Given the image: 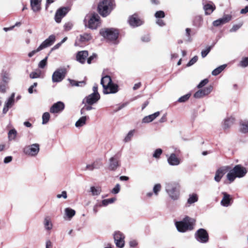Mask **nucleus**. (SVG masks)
<instances>
[{
  "label": "nucleus",
  "mask_w": 248,
  "mask_h": 248,
  "mask_svg": "<svg viewBox=\"0 0 248 248\" xmlns=\"http://www.w3.org/2000/svg\"><path fill=\"white\" fill-rule=\"evenodd\" d=\"M100 83L103 88V92L104 94L115 93L118 91V86L112 82L109 76L102 77Z\"/></svg>",
  "instance_id": "1"
},
{
  "label": "nucleus",
  "mask_w": 248,
  "mask_h": 248,
  "mask_svg": "<svg viewBox=\"0 0 248 248\" xmlns=\"http://www.w3.org/2000/svg\"><path fill=\"white\" fill-rule=\"evenodd\" d=\"M195 220L189 217H186L182 221L175 222V226L178 232H184L187 231L192 230Z\"/></svg>",
  "instance_id": "2"
},
{
  "label": "nucleus",
  "mask_w": 248,
  "mask_h": 248,
  "mask_svg": "<svg viewBox=\"0 0 248 248\" xmlns=\"http://www.w3.org/2000/svg\"><path fill=\"white\" fill-rule=\"evenodd\" d=\"M165 191L172 200L178 199L180 195L179 185L176 182H168L165 184Z\"/></svg>",
  "instance_id": "3"
},
{
  "label": "nucleus",
  "mask_w": 248,
  "mask_h": 248,
  "mask_svg": "<svg viewBox=\"0 0 248 248\" xmlns=\"http://www.w3.org/2000/svg\"><path fill=\"white\" fill-rule=\"evenodd\" d=\"M114 8L112 0H103L98 5L99 13L103 16H108Z\"/></svg>",
  "instance_id": "4"
},
{
  "label": "nucleus",
  "mask_w": 248,
  "mask_h": 248,
  "mask_svg": "<svg viewBox=\"0 0 248 248\" xmlns=\"http://www.w3.org/2000/svg\"><path fill=\"white\" fill-rule=\"evenodd\" d=\"M100 33L104 38L112 42L113 44H117L118 43V41L117 39L118 37L119 32L117 30L114 29H107L105 30H102L100 31Z\"/></svg>",
  "instance_id": "5"
},
{
  "label": "nucleus",
  "mask_w": 248,
  "mask_h": 248,
  "mask_svg": "<svg viewBox=\"0 0 248 248\" xmlns=\"http://www.w3.org/2000/svg\"><path fill=\"white\" fill-rule=\"evenodd\" d=\"M99 16L96 14L87 16L84 19L86 27L92 30H94L100 25Z\"/></svg>",
  "instance_id": "6"
},
{
  "label": "nucleus",
  "mask_w": 248,
  "mask_h": 248,
  "mask_svg": "<svg viewBox=\"0 0 248 248\" xmlns=\"http://www.w3.org/2000/svg\"><path fill=\"white\" fill-rule=\"evenodd\" d=\"M100 98V95L92 93L87 96L82 100V104L84 105L82 108H92L91 106L97 103Z\"/></svg>",
  "instance_id": "7"
},
{
  "label": "nucleus",
  "mask_w": 248,
  "mask_h": 248,
  "mask_svg": "<svg viewBox=\"0 0 248 248\" xmlns=\"http://www.w3.org/2000/svg\"><path fill=\"white\" fill-rule=\"evenodd\" d=\"M195 237L197 241L201 243H206L209 240V235L206 230L201 228L195 233Z\"/></svg>",
  "instance_id": "8"
},
{
  "label": "nucleus",
  "mask_w": 248,
  "mask_h": 248,
  "mask_svg": "<svg viewBox=\"0 0 248 248\" xmlns=\"http://www.w3.org/2000/svg\"><path fill=\"white\" fill-rule=\"evenodd\" d=\"M39 145L37 143H34L25 146L23 149V152L26 155L35 156L39 153Z\"/></svg>",
  "instance_id": "9"
},
{
  "label": "nucleus",
  "mask_w": 248,
  "mask_h": 248,
  "mask_svg": "<svg viewBox=\"0 0 248 248\" xmlns=\"http://www.w3.org/2000/svg\"><path fill=\"white\" fill-rule=\"evenodd\" d=\"M121 156V154L118 153L109 158L108 168L110 170H115L120 167Z\"/></svg>",
  "instance_id": "10"
},
{
  "label": "nucleus",
  "mask_w": 248,
  "mask_h": 248,
  "mask_svg": "<svg viewBox=\"0 0 248 248\" xmlns=\"http://www.w3.org/2000/svg\"><path fill=\"white\" fill-rule=\"evenodd\" d=\"M66 71L65 68H59L53 74L52 80L53 82H59L65 78Z\"/></svg>",
  "instance_id": "11"
},
{
  "label": "nucleus",
  "mask_w": 248,
  "mask_h": 248,
  "mask_svg": "<svg viewBox=\"0 0 248 248\" xmlns=\"http://www.w3.org/2000/svg\"><path fill=\"white\" fill-rule=\"evenodd\" d=\"M113 238L116 247L119 248H123L124 246V234L121 232H115L113 234Z\"/></svg>",
  "instance_id": "12"
},
{
  "label": "nucleus",
  "mask_w": 248,
  "mask_h": 248,
  "mask_svg": "<svg viewBox=\"0 0 248 248\" xmlns=\"http://www.w3.org/2000/svg\"><path fill=\"white\" fill-rule=\"evenodd\" d=\"M213 87L209 86L197 91L194 94V97L196 98H201L209 94L212 91Z\"/></svg>",
  "instance_id": "13"
},
{
  "label": "nucleus",
  "mask_w": 248,
  "mask_h": 248,
  "mask_svg": "<svg viewBox=\"0 0 248 248\" xmlns=\"http://www.w3.org/2000/svg\"><path fill=\"white\" fill-rule=\"evenodd\" d=\"M69 11L67 7H62L59 9L56 12L55 20L57 23H60L62 19L66 15Z\"/></svg>",
  "instance_id": "14"
},
{
  "label": "nucleus",
  "mask_w": 248,
  "mask_h": 248,
  "mask_svg": "<svg viewBox=\"0 0 248 248\" xmlns=\"http://www.w3.org/2000/svg\"><path fill=\"white\" fill-rule=\"evenodd\" d=\"M232 170L237 177L238 178L244 177L248 171L247 169L242 167L241 165H237L235 166Z\"/></svg>",
  "instance_id": "15"
},
{
  "label": "nucleus",
  "mask_w": 248,
  "mask_h": 248,
  "mask_svg": "<svg viewBox=\"0 0 248 248\" xmlns=\"http://www.w3.org/2000/svg\"><path fill=\"white\" fill-rule=\"evenodd\" d=\"M232 19L230 15H225L222 18H219L213 22V25L215 27H218L229 22Z\"/></svg>",
  "instance_id": "16"
},
{
  "label": "nucleus",
  "mask_w": 248,
  "mask_h": 248,
  "mask_svg": "<svg viewBox=\"0 0 248 248\" xmlns=\"http://www.w3.org/2000/svg\"><path fill=\"white\" fill-rule=\"evenodd\" d=\"M129 24L133 27H138L142 24V21L136 14L130 16L128 20Z\"/></svg>",
  "instance_id": "17"
},
{
  "label": "nucleus",
  "mask_w": 248,
  "mask_h": 248,
  "mask_svg": "<svg viewBox=\"0 0 248 248\" xmlns=\"http://www.w3.org/2000/svg\"><path fill=\"white\" fill-rule=\"evenodd\" d=\"M55 36L54 35H50L48 38L46 39L40 46L41 49H43L51 46L55 41Z\"/></svg>",
  "instance_id": "18"
},
{
  "label": "nucleus",
  "mask_w": 248,
  "mask_h": 248,
  "mask_svg": "<svg viewBox=\"0 0 248 248\" xmlns=\"http://www.w3.org/2000/svg\"><path fill=\"white\" fill-rule=\"evenodd\" d=\"M203 9L205 15H210L216 9V6L212 2L210 1L207 3L204 4Z\"/></svg>",
  "instance_id": "19"
},
{
  "label": "nucleus",
  "mask_w": 248,
  "mask_h": 248,
  "mask_svg": "<svg viewBox=\"0 0 248 248\" xmlns=\"http://www.w3.org/2000/svg\"><path fill=\"white\" fill-rule=\"evenodd\" d=\"M222 194L223 195V197L220 202L221 204L224 207H228L230 206L231 204L230 202L232 200L230 195L225 192H223Z\"/></svg>",
  "instance_id": "20"
},
{
  "label": "nucleus",
  "mask_w": 248,
  "mask_h": 248,
  "mask_svg": "<svg viewBox=\"0 0 248 248\" xmlns=\"http://www.w3.org/2000/svg\"><path fill=\"white\" fill-rule=\"evenodd\" d=\"M88 56V52L87 51H79L77 54V60L81 63H84Z\"/></svg>",
  "instance_id": "21"
},
{
  "label": "nucleus",
  "mask_w": 248,
  "mask_h": 248,
  "mask_svg": "<svg viewBox=\"0 0 248 248\" xmlns=\"http://www.w3.org/2000/svg\"><path fill=\"white\" fill-rule=\"evenodd\" d=\"M168 163L171 166H176L180 164V160L175 154H171L168 158Z\"/></svg>",
  "instance_id": "22"
},
{
  "label": "nucleus",
  "mask_w": 248,
  "mask_h": 248,
  "mask_svg": "<svg viewBox=\"0 0 248 248\" xmlns=\"http://www.w3.org/2000/svg\"><path fill=\"white\" fill-rule=\"evenodd\" d=\"M239 131L243 134L248 133V120L241 121L239 123Z\"/></svg>",
  "instance_id": "23"
},
{
  "label": "nucleus",
  "mask_w": 248,
  "mask_h": 248,
  "mask_svg": "<svg viewBox=\"0 0 248 248\" xmlns=\"http://www.w3.org/2000/svg\"><path fill=\"white\" fill-rule=\"evenodd\" d=\"M159 115V112L157 111L154 114L149 115L148 116L144 117L142 119V122L144 123H148L153 121L155 118H156Z\"/></svg>",
  "instance_id": "24"
},
{
  "label": "nucleus",
  "mask_w": 248,
  "mask_h": 248,
  "mask_svg": "<svg viewBox=\"0 0 248 248\" xmlns=\"http://www.w3.org/2000/svg\"><path fill=\"white\" fill-rule=\"evenodd\" d=\"M41 0H31V6L34 12H37L40 10V3Z\"/></svg>",
  "instance_id": "25"
},
{
  "label": "nucleus",
  "mask_w": 248,
  "mask_h": 248,
  "mask_svg": "<svg viewBox=\"0 0 248 248\" xmlns=\"http://www.w3.org/2000/svg\"><path fill=\"white\" fill-rule=\"evenodd\" d=\"M224 174V170L222 168L217 169L215 173V181L217 182H219Z\"/></svg>",
  "instance_id": "26"
},
{
  "label": "nucleus",
  "mask_w": 248,
  "mask_h": 248,
  "mask_svg": "<svg viewBox=\"0 0 248 248\" xmlns=\"http://www.w3.org/2000/svg\"><path fill=\"white\" fill-rule=\"evenodd\" d=\"M15 93H13L11 96L5 102L3 108H9L13 107L15 103Z\"/></svg>",
  "instance_id": "27"
},
{
  "label": "nucleus",
  "mask_w": 248,
  "mask_h": 248,
  "mask_svg": "<svg viewBox=\"0 0 248 248\" xmlns=\"http://www.w3.org/2000/svg\"><path fill=\"white\" fill-rule=\"evenodd\" d=\"M88 117L85 115L80 118L76 123L75 126L77 127H79L82 126L86 124Z\"/></svg>",
  "instance_id": "28"
},
{
  "label": "nucleus",
  "mask_w": 248,
  "mask_h": 248,
  "mask_svg": "<svg viewBox=\"0 0 248 248\" xmlns=\"http://www.w3.org/2000/svg\"><path fill=\"white\" fill-rule=\"evenodd\" d=\"M45 228L47 230H50L52 228V224L51 223L50 218L47 217H45L44 221Z\"/></svg>",
  "instance_id": "29"
},
{
  "label": "nucleus",
  "mask_w": 248,
  "mask_h": 248,
  "mask_svg": "<svg viewBox=\"0 0 248 248\" xmlns=\"http://www.w3.org/2000/svg\"><path fill=\"white\" fill-rule=\"evenodd\" d=\"M90 191L92 192L93 196H98L101 192V188L99 186H91Z\"/></svg>",
  "instance_id": "30"
},
{
  "label": "nucleus",
  "mask_w": 248,
  "mask_h": 248,
  "mask_svg": "<svg viewBox=\"0 0 248 248\" xmlns=\"http://www.w3.org/2000/svg\"><path fill=\"white\" fill-rule=\"evenodd\" d=\"M92 39V36L89 33H84L80 35L79 41L81 42H86L89 41Z\"/></svg>",
  "instance_id": "31"
},
{
  "label": "nucleus",
  "mask_w": 248,
  "mask_h": 248,
  "mask_svg": "<svg viewBox=\"0 0 248 248\" xmlns=\"http://www.w3.org/2000/svg\"><path fill=\"white\" fill-rule=\"evenodd\" d=\"M72 86H80L82 87L85 85V82L84 81H77L75 80L71 79L69 78L68 79Z\"/></svg>",
  "instance_id": "32"
},
{
  "label": "nucleus",
  "mask_w": 248,
  "mask_h": 248,
  "mask_svg": "<svg viewBox=\"0 0 248 248\" xmlns=\"http://www.w3.org/2000/svg\"><path fill=\"white\" fill-rule=\"evenodd\" d=\"M226 66V64H223V65L218 66V67H217V68H216L212 71V74L213 76L218 75L225 68Z\"/></svg>",
  "instance_id": "33"
},
{
  "label": "nucleus",
  "mask_w": 248,
  "mask_h": 248,
  "mask_svg": "<svg viewBox=\"0 0 248 248\" xmlns=\"http://www.w3.org/2000/svg\"><path fill=\"white\" fill-rule=\"evenodd\" d=\"M233 121L234 119L233 118H229L225 119L223 124V128L224 129L229 128L231 125L232 124Z\"/></svg>",
  "instance_id": "34"
},
{
  "label": "nucleus",
  "mask_w": 248,
  "mask_h": 248,
  "mask_svg": "<svg viewBox=\"0 0 248 248\" xmlns=\"http://www.w3.org/2000/svg\"><path fill=\"white\" fill-rule=\"evenodd\" d=\"M198 200V197L197 194H193L190 195L187 200V203L189 204H191L193 203L197 202Z\"/></svg>",
  "instance_id": "35"
},
{
  "label": "nucleus",
  "mask_w": 248,
  "mask_h": 248,
  "mask_svg": "<svg viewBox=\"0 0 248 248\" xmlns=\"http://www.w3.org/2000/svg\"><path fill=\"white\" fill-rule=\"evenodd\" d=\"M41 75V71L39 69H36L35 71L32 72L30 74V77L31 78H40Z\"/></svg>",
  "instance_id": "36"
},
{
  "label": "nucleus",
  "mask_w": 248,
  "mask_h": 248,
  "mask_svg": "<svg viewBox=\"0 0 248 248\" xmlns=\"http://www.w3.org/2000/svg\"><path fill=\"white\" fill-rule=\"evenodd\" d=\"M135 132V129H133L129 131V132L127 133V134L126 135V136H125V138L124 140V142H128L130 141L131 140L132 138L134 136Z\"/></svg>",
  "instance_id": "37"
},
{
  "label": "nucleus",
  "mask_w": 248,
  "mask_h": 248,
  "mask_svg": "<svg viewBox=\"0 0 248 248\" xmlns=\"http://www.w3.org/2000/svg\"><path fill=\"white\" fill-rule=\"evenodd\" d=\"M65 213L68 218H71L75 215L76 212L72 209L66 208L65 209Z\"/></svg>",
  "instance_id": "38"
},
{
  "label": "nucleus",
  "mask_w": 248,
  "mask_h": 248,
  "mask_svg": "<svg viewBox=\"0 0 248 248\" xmlns=\"http://www.w3.org/2000/svg\"><path fill=\"white\" fill-rule=\"evenodd\" d=\"M50 119V114L49 112H46L43 113L42 115V124H46Z\"/></svg>",
  "instance_id": "39"
},
{
  "label": "nucleus",
  "mask_w": 248,
  "mask_h": 248,
  "mask_svg": "<svg viewBox=\"0 0 248 248\" xmlns=\"http://www.w3.org/2000/svg\"><path fill=\"white\" fill-rule=\"evenodd\" d=\"M92 164L94 169H99L103 165L102 162L100 159L95 160Z\"/></svg>",
  "instance_id": "40"
},
{
  "label": "nucleus",
  "mask_w": 248,
  "mask_h": 248,
  "mask_svg": "<svg viewBox=\"0 0 248 248\" xmlns=\"http://www.w3.org/2000/svg\"><path fill=\"white\" fill-rule=\"evenodd\" d=\"M116 198H112L108 199L103 200L102 201L101 206H107L108 204L112 203L116 201Z\"/></svg>",
  "instance_id": "41"
},
{
  "label": "nucleus",
  "mask_w": 248,
  "mask_h": 248,
  "mask_svg": "<svg viewBox=\"0 0 248 248\" xmlns=\"http://www.w3.org/2000/svg\"><path fill=\"white\" fill-rule=\"evenodd\" d=\"M236 177H237V176L234 173L232 170H231L227 175V178L231 183L232 182L235 180Z\"/></svg>",
  "instance_id": "42"
},
{
  "label": "nucleus",
  "mask_w": 248,
  "mask_h": 248,
  "mask_svg": "<svg viewBox=\"0 0 248 248\" xmlns=\"http://www.w3.org/2000/svg\"><path fill=\"white\" fill-rule=\"evenodd\" d=\"M16 131L13 129L10 130L8 132V138L10 140L15 139L16 136Z\"/></svg>",
  "instance_id": "43"
},
{
  "label": "nucleus",
  "mask_w": 248,
  "mask_h": 248,
  "mask_svg": "<svg viewBox=\"0 0 248 248\" xmlns=\"http://www.w3.org/2000/svg\"><path fill=\"white\" fill-rule=\"evenodd\" d=\"M64 104L62 102L59 101L54 103L50 108H64Z\"/></svg>",
  "instance_id": "44"
},
{
  "label": "nucleus",
  "mask_w": 248,
  "mask_h": 248,
  "mask_svg": "<svg viewBox=\"0 0 248 248\" xmlns=\"http://www.w3.org/2000/svg\"><path fill=\"white\" fill-rule=\"evenodd\" d=\"M212 46H210L207 47L205 49L202 50L201 52L202 57L203 58H205L210 51Z\"/></svg>",
  "instance_id": "45"
},
{
  "label": "nucleus",
  "mask_w": 248,
  "mask_h": 248,
  "mask_svg": "<svg viewBox=\"0 0 248 248\" xmlns=\"http://www.w3.org/2000/svg\"><path fill=\"white\" fill-rule=\"evenodd\" d=\"M162 154V150L160 148H158L155 151L153 156L155 158H159Z\"/></svg>",
  "instance_id": "46"
},
{
  "label": "nucleus",
  "mask_w": 248,
  "mask_h": 248,
  "mask_svg": "<svg viewBox=\"0 0 248 248\" xmlns=\"http://www.w3.org/2000/svg\"><path fill=\"white\" fill-rule=\"evenodd\" d=\"M48 56L46 57L43 60L41 61L38 64V67L40 68H44L47 64Z\"/></svg>",
  "instance_id": "47"
},
{
  "label": "nucleus",
  "mask_w": 248,
  "mask_h": 248,
  "mask_svg": "<svg viewBox=\"0 0 248 248\" xmlns=\"http://www.w3.org/2000/svg\"><path fill=\"white\" fill-rule=\"evenodd\" d=\"M161 186L160 184H155L153 187V192L155 195H157L160 191Z\"/></svg>",
  "instance_id": "48"
},
{
  "label": "nucleus",
  "mask_w": 248,
  "mask_h": 248,
  "mask_svg": "<svg viewBox=\"0 0 248 248\" xmlns=\"http://www.w3.org/2000/svg\"><path fill=\"white\" fill-rule=\"evenodd\" d=\"M190 95V93H187L186 94H185L180 97L178 99V101L179 102H185L189 98Z\"/></svg>",
  "instance_id": "49"
},
{
  "label": "nucleus",
  "mask_w": 248,
  "mask_h": 248,
  "mask_svg": "<svg viewBox=\"0 0 248 248\" xmlns=\"http://www.w3.org/2000/svg\"><path fill=\"white\" fill-rule=\"evenodd\" d=\"M198 57L197 56H195L193 58H192L186 64L187 66H190L192 65H193L195 63L197 62L198 61Z\"/></svg>",
  "instance_id": "50"
},
{
  "label": "nucleus",
  "mask_w": 248,
  "mask_h": 248,
  "mask_svg": "<svg viewBox=\"0 0 248 248\" xmlns=\"http://www.w3.org/2000/svg\"><path fill=\"white\" fill-rule=\"evenodd\" d=\"M240 65L243 67H246L248 65V57L243 58L240 62Z\"/></svg>",
  "instance_id": "51"
},
{
  "label": "nucleus",
  "mask_w": 248,
  "mask_h": 248,
  "mask_svg": "<svg viewBox=\"0 0 248 248\" xmlns=\"http://www.w3.org/2000/svg\"><path fill=\"white\" fill-rule=\"evenodd\" d=\"M165 13L163 11H157L155 15L156 18H163L165 17Z\"/></svg>",
  "instance_id": "52"
},
{
  "label": "nucleus",
  "mask_w": 248,
  "mask_h": 248,
  "mask_svg": "<svg viewBox=\"0 0 248 248\" xmlns=\"http://www.w3.org/2000/svg\"><path fill=\"white\" fill-rule=\"evenodd\" d=\"M208 81H209V80L207 78L202 80L200 82V83L198 85L197 88H201L203 87V86H204L205 85H206L208 83Z\"/></svg>",
  "instance_id": "53"
},
{
  "label": "nucleus",
  "mask_w": 248,
  "mask_h": 248,
  "mask_svg": "<svg viewBox=\"0 0 248 248\" xmlns=\"http://www.w3.org/2000/svg\"><path fill=\"white\" fill-rule=\"evenodd\" d=\"M120 190V185L119 184H117L115 185L114 187L112 189L111 193L113 194H117L119 192Z\"/></svg>",
  "instance_id": "54"
},
{
  "label": "nucleus",
  "mask_w": 248,
  "mask_h": 248,
  "mask_svg": "<svg viewBox=\"0 0 248 248\" xmlns=\"http://www.w3.org/2000/svg\"><path fill=\"white\" fill-rule=\"evenodd\" d=\"M42 49L41 48V47H40L39 46H38V47L35 49V50H33L32 51H31V52H30V53H28V56L29 57H32L33 55H34L36 53L39 52L40 51H41Z\"/></svg>",
  "instance_id": "55"
},
{
  "label": "nucleus",
  "mask_w": 248,
  "mask_h": 248,
  "mask_svg": "<svg viewBox=\"0 0 248 248\" xmlns=\"http://www.w3.org/2000/svg\"><path fill=\"white\" fill-rule=\"evenodd\" d=\"M7 88V84L4 83H0V92L4 93L6 92Z\"/></svg>",
  "instance_id": "56"
},
{
  "label": "nucleus",
  "mask_w": 248,
  "mask_h": 248,
  "mask_svg": "<svg viewBox=\"0 0 248 248\" xmlns=\"http://www.w3.org/2000/svg\"><path fill=\"white\" fill-rule=\"evenodd\" d=\"M73 27V24L71 22L66 23L64 25V30L66 31L70 30Z\"/></svg>",
  "instance_id": "57"
},
{
  "label": "nucleus",
  "mask_w": 248,
  "mask_h": 248,
  "mask_svg": "<svg viewBox=\"0 0 248 248\" xmlns=\"http://www.w3.org/2000/svg\"><path fill=\"white\" fill-rule=\"evenodd\" d=\"M56 197L58 199H60L61 198H63L65 199L67 197V192H66V191H62V194L57 195Z\"/></svg>",
  "instance_id": "58"
},
{
  "label": "nucleus",
  "mask_w": 248,
  "mask_h": 248,
  "mask_svg": "<svg viewBox=\"0 0 248 248\" xmlns=\"http://www.w3.org/2000/svg\"><path fill=\"white\" fill-rule=\"evenodd\" d=\"M241 24L233 25L232 27L230 29V31L231 32L236 31L241 27Z\"/></svg>",
  "instance_id": "59"
},
{
  "label": "nucleus",
  "mask_w": 248,
  "mask_h": 248,
  "mask_svg": "<svg viewBox=\"0 0 248 248\" xmlns=\"http://www.w3.org/2000/svg\"><path fill=\"white\" fill-rule=\"evenodd\" d=\"M93 93L92 94H94L95 95H100L98 92V85L95 84L93 87Z\"/></svg>",
  "instance_id": "60"
},
{
  "label": "nucleus",
  "mask_w": 248,
  "mask_h": 248,
  "mask_svg": "<svg viewBox=\"0 0 248 248\" xmlns=\"http://www.w3.org/2000/svg\"><path fill=\"white\" fill-rule=\"evenodd\" d=\"M9 79L8 75L7 74H4L2 77V83L7 84Z\"/></svg>",
  "instance_id": "61"
},
{
  "label": "nucleus",
  "mask_w": 248,
  "mask_h": 248,
  "mask_svg": "<svg viewBox=\"0 0 248 248\" xmlns=\"http://www.w3.org/2000/svg\"><path fill=\"white\" fill-rule=\"evenodd\" d=\"M63 109H50V112L52 114H53L56 116L58 114H60L62 112Z\"/></svg>",
  "instance_id": "62"
},
{
  "label": "nucleus",
  "mask_w": 248,
  "mask_h": 248,
  "mask_svg": "<svg viewBox=\"0 0 248 248\" xmlns=\"http://www.w3.org/2000/svg\"><path fill=\"white\" fill-rule=\"evenodd\" d=\"M129 104V102L128 101L123 102L120 105L118 108H124L127 107H128Z\"/></svg>",
  "instance_id": "63"
},
{
  "label": "nucleus",
  "mask_w": 248,
  "mask_h": 248,
  "mask_svg": "<svg viewBox=\"0 0 248 248\" xmlns=\"http://www.w3.org/2000/svg\"><path fill=\"white\" fill-rule=\"evenodd\" d=\"M97 55L95 54H93L87 59V62L88 64H91L92 61L96 57Z\"/></svg>",
  "instance_id": "64"
}]
</instances>
